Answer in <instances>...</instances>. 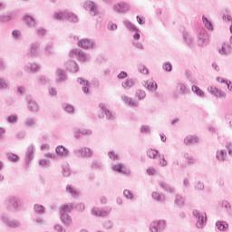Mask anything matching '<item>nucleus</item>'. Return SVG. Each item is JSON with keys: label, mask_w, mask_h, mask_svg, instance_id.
Segmentation results:
<instances>
[{"label": "nucleus", "mask_w": 232, "mask_h": 232, "mask_svg": "<svg viewBox=\"0 0 232 232\" xmlns=\"http://www.w3.org/2000/svg\"><path fill=\"white\" fill-rule=\"evenodd\" d=\"M60 219L62 220L63 224H64V226H70V224H72V217H70L68 213L64 212H60Z\"/></svg>", "instance_id": "c756f323"}, {"label": "nucleus", "mask_w": 232, "mask_h": 232, "mask_svg": "<svg viewBox=\"0 0 232 232\" xmlns=\"http://www.w3.org/2000/svg\"><path fill=\"white\" fill-rule=\"evenodd\" d=\"M92 213L94 217H108V211L106 208H94L92 209Z\"/></svg>", "instance_id": "412c9836"}, {"label": "nucleus", "mask_w": 232, "mask_h": 232, "mask_svg": "<svg viewBox=\"0 0 232 232\" xmlns=\"http://www.w3.org/2000/svg\"><path fill=\"white\" fill-rule=\"evenodd\" d=\"M174 202L182 208V206H184V198L180 194H177Z\"/></svg>", "instance_id": "49530a36"}, {"label": "nucleus", "mask_w": 232, "mask_h": 232, "mask_svg": "<svg viewBox=\"0 0 232 232\" xmlns=\"http://www.w3.org/2000/svg\"><path fill=\"white\" fill-rule=\"evenodd\" d=\"M232 36L230 37V44H223V45L221 46V49L218 50V53L220 55H229V53H231L232 52Z\"/></svg>", "instance_id": "f8f14e48"}, {"label": "nucleus", "mask_w": 232, "mask_h": 232, "mask_svg": "<svg viewBox=\"0 0 232 232\" xmlns=\"http://www.w3.org/2000/svg\"><path fill=\"white\" fill-rule=\"evenodd\" d=\"M34 209L38 215H43L44 213V207L43 205L35 204Z\"/></svg>", "instance_id": "de8ad7c7"}, {"label": "nucleus", "mask_w": 232, "mask_h": 232, "mask_svg": "<svg viewBox=\"0 0 232 232\" xmlns=\"http://www.w3.org/2000/svg\"><path fill=\"white\" fill-rule=\"evenodd\" d=\"M221 208L226 209V211L227 212L231 211V204H229V202L227 201H222Z\"/></svg>", "instance_id": "052dcab7"}, {"label": "nucleus", "mask_w": 232, "mask_h": 232, "mask_svg": "<svg viewBox=\"0 0 232 232\" xmlns=\"http://www.w3.org/2000/svg\"><path fill=\"white\" fill-rule=\"evenodd\" d=\"M44 52L46 57H53V55H55V49L53 48V44H46Z\"/></svg>", "instance_id": "5701e85b"}, {"label": "nucleus", "mask_w": 232, "mask_h": 232, "mask_svg": "<svg viewBox=\"0 0 232 232\" xmlns=\"http://www.w3.org/2000/svg\"><path fill=\"white\" fill-rule=\"evenodd\" d=\"M28 111H33L34 113H36V111H39V104L32 99L28 100Z\"/></svg>", "instance_id": "7c9ffc66"}, {"label": "nucleus", "mask_w": 232, "mask_h": 232, "mask_svg": "<svg viewBox=\"0 0 232 232\" xmlns=\"http://www.w3.org/2000/svg\"><path fill=\"white\" fill-rule=\"evenodd\" d=\"M151 198H153V200H156V202H164L166 200V196H162L158 192H152Z\"/></svg>", "instance_id": "58836bf2"}, {"label": "nucleus", "mask_w": 232, "mask_h": 232, "mask_svg": "<svg viewBox=\"0 0 232 232\" xmlns=\"http://www.w3.org/2000/svg\"><path fill=\"white\" fill-rule=\"evenodd\" d=\"M138 70L140 72V73H142L143 75H148V68H146V65H140L138 67Z\"/></svg>", "instance_id": "e2e57ef3"}, {"label": "nucleus", "mask_w": 232, "mask_h": 232, "mask_svg": "<svg viewBox=\"0 0 232 232\" xmlns=\"http://www.w3.org/2000/svg\"><path fill=\"white\" fill-rule=\"evenodd\" d=\"M55 151L56 155L63 157V159H68V157H70V150L63 145L57 146Z\"/></svg>", "instance_id": "ddd939ff"}, {"label": "nucleus", "mask_w": 232, "mask_h": 232, "mask_svg": "<svg viewBox=\"0 0 232 232\" xmlns=\"http://www.w3.org/2000/svg\"><path fill=\"white\" fill-rule=\"evenodd\" d=\"M6 68H7L6 62H5V59L0 57V72H5Z\"/></svg>", "instance_id": "0e129e2a"}, {"label": "nucleus", "mask_w": 232, "mask_h": 232, "mask_svg": "<svg viewBox=\"0 0 232 232\" xmlns=\"http://www.w3.org/2000/svg\"><path fill=\"white\" fill-rule=\"evenodd\" d=\"M63 108L65 111H67V113H73V111H75L72 104L64 103Z\"/></svg>", "instance_id": "603ef678"}, {"label": "nucleus", "mask_w": 232, "mask_h": 232, "mask_svg": "<svg viewBox=\"0 0 232 232\" xmlns=\"http://www.w3.org/2000/svg\"><path fill=\"white\" fill-rule=\"evenodd\" d=\"M35 150V147L34 145H30L27 148V150L25 152V162L26 164H30L32 160H34V151Z\"/></svg>", "instance_id": "6ab92c4d"}, {"label": "nucleus", "mask_w": 232, "mask_h": 232, "mask_svg": "<svg viewBox=\"0 0 232 232\" xmlns=\"http://www.w3.org/2000/svg\"><path fill=\"white\" fill-rule=\"evenodd\" d=\"M76 157H82V159H92L93 157V150L90 148H80L73 150Z\"/></svg>", "instance_id": "20e7f679"}, {"label": "nucleus", "mask_w": 232, "mask_h": 232, "mask_svg": "<svg viewBox=\"0 0 232 232\" xmlns=\"http://www.w3.org/2000/svg\"><path fill=\"white\" fill-rule=\"evenodd\" d=\"M111 169L113 171H117V173H121L122 175H127V176L130 175V170H128L126 169V167L124 166V164H122V163H119V164L112 166Z\"/></svg>", "instance_id": "4468645a"}, {"label": "nucleus", "mask_w": 232, "mask_h": 232, "mask_svg": "<svg viewBox=\"0 0 232 232\" xmlns=\"http://www.w3.org/2000/svg\"><path fill=\"white\" fill-rule=\"evenodd\" d=\"M54 19H57L58 21H64V19H65L64 12L55 13L54 14Z\"/></svg>", "instance_id": "680f3d73"}, {"label": "nucleus", "mask_w": 232, "mask_h": 232, "mask_svg": "<svg viewBox=\"0 0 232 232\" xmlns=\"http://www.w3.org/2000/svg\"><path fill=\"white\" fill-rule=\"evenodd\" d=\"M216 159L220 162H227V160H229V157H227V150H218L216 152Z\"/></svg>", "instance_id": "f3484780"}, {"label": "nucleus", "mask_w": 232, "mask_h": 232, "mask_svg": "<svg viewBox=\"0 0 232 232\" xmlns=\"http://www.w3.org/2000/svg\"><path fill=\"white\" fill-rule=\"evenodd\" d=\"M192 92H194V93L198 94V97H202V98L206 97V94L204 93V91H202L197 85L192 86Z\"/></svg>", "instance_id": "37998d69"}, {"label": "nucleus", "mask_w": 232, "mask_h": 232, "mask_svg": "<svg viewBox=\"0 0 232 232\" xmlns=\"http://www.w3.org/2000/svg\"><path fill=\"white\" fill-rule=\"evenodd\" d=\"M6 157L8 160H10V162H17L19 160V157L16 154L12 152L7 153Z\"/></svg>", "instance_id": "09e8293b"}, {"label": "nucleus", "mask_w": 232, "mask_h": 232, "mask_svg": "<svg viewBox=\"0 0 232 232\" xmlns=\"http://www.w3.org/2000/svg\"><path fill=\"white\" fill-rule=\"evenodd\" d=\"M216 227L218 231H226L227 229H229V224L226 221H217Z\"/></svg>", "instance_id": "f704fd0d"}, {"label": "nucleus", "mask_w": 232, "mask_h": 232, "mask_svg": "<svg viewBox=\"0 0 232 232\" xmlns=\"http://www.w3.org/2000/svg\"><path fill=\"white\" fill-rule=\"evenodd\" d=\"M75 208H77V206L73 203L65 204L61 207L60 213H72V211L75 209Z\"/></svg>", "instance_id": "a878e982"}, {"label": "nucleus", "mask_w": 232, "mask_h": 232, "mask_svg": "<svg viewBox=\"0 0 232 232\" xmlns=\"http://www.w3.org/2000/svg\"><path fill=\"white\" fill-rule=\"evenodd\" d=\"M24 21L29 28H35L37 23L35 22V18L30 15L24 16Z\"/></svg>", "instance_id": "cd10ccee"}, {"label": "nucleus", "mask_w": 232, "mask_h": 232, "mask_svg": "<svg viewBox=\"0 0 232 232\" xmlns=\"http://www.w3.org/2000/svg\"><path fill=\"white\" fill-rule=\"evenodd\" d=\"M140 133H151V129L148 125H142L140 128Z\"/></svg>", "instance_id": "338daca9"}, {"label": "nucleus", "mask_w": 232, "mask_h": 232, "mask_svg": "<svg viewBox=\"0 0 232 232\" xmlns=\"http://www.w3.org/2000/svg\"><path fill=\"white\" fill-rule=\"evenodd\" d=\"M23 124L24 128H34L37 125V121L35 118L28 116L24 120Z\"/></svg>", "instance_id": "b1692460"}, {"label": "nucleus", "mask_w": 232, "mask_h": 232, "mask_svg": "<svg viewBox=\"0 0 232 232\" xmlns=\"http://www.w3.org/2000/svg\"><path fill=\"white\" fill-rule=\"evenodd\" d=\"M123 24L128 28L130 32H139V29L133 24L131 22L128 20L123 21Z\"/></svg>", "instance_id": "ea45409f"}, {"label": "nucleus", "mask_w": 232, "mask_h": 232, "mask_svg": "<svg viewBox=\"0 0 232 232\" xmlns=\"http://www.w3.org/2000/svg\"><path fill=\"white\" fill-rule=\"evenodd\" d=\"M206 30H200L198 34V46H204V43H206V37H207Z\"/></svg>", "instance_id": "393cba45"}, {"label": "nucleus", "mask_w": 232, "mask_h": 232, "mask_svg": "<svg viewBox=\"0 0 232 232\" xmlns=\"http://www.w3.org/2000/svg\"><path fill=\"white\" fill-rule=\"evenodd\" d=\"M27 57L35 58L39 57V45L37 44H32L27 53Z\"/></svg>", "instance_id": "2eb2a0df"}, {"label": "nucleus", "mask_w": 232, "mask_h": 232, "mask_svg": "<svg viewBox=\"0 0 232 232\" xmlns=\"http://www.w3.org/2000/svg\"><path fill=\"white\" fill-rule=\"evenodd\" d=\"M7 121L10 124H17V116L16 115H10L7 117Z\"/></svg>", "instance_id": "13d9d810"}, {"label": "nucleus", "mask_w": 232, "mask_h": 232, "mask_svg": "<svg viewBox=\"0 0 232 232\" xmlns=\"http://www.w3.org/2000/svg\"><path fill=\"white\" fill-rule=\"evenodd\" d=\"M157 155H159V150L153 149L147 150V156L150 159H157Z\"/></svg>", "instance_id": "c03bdc74"}, {"label": "nucleus", "mask_w": 232, "mask_h": 232, "mask_svg": "<svg viewBox=\"0 0 232 232\" xmlns=\"http://www.w3.org/2000/svg\"><path fill=\"white\" fill-rule=\"evenodd\" d=\"M64 15L65 21H70L71 23H77L79 21V18H77V15L73 13L64 11Z\"/></svg>", "instance_id": "2f4dec72"}, {"label": "nucleus", "mask_w": 232, "mask_h": 232, "mask_svg": "<svg viewBox=\"0 0 232 232\" xmlns=\"http://www.w3.org/2000/svg\"><path fill=\"white\" fill-rule=\"evenodd\" d=\"M113 10H115L117 14H126L127 12H130V4H118L113 6Z\"/></svg>", "instance_id": "9d476101"}, {"label": "nucleus", "mask_w": 232, "mask_h": 232, "mask_svg": "<svg viewBox=\"0 0 232 232\" xmlns=\"http://www.w3.org/2000/svg\"><path fill=\"white\" fill-rule=\"evenodd\" d=\"M121 99H122L123 102L125 104H127V106H130L131 108L137 107V102H132L130 97L126 96V95H122Z\"/></svg>", "instance_id": "c9c22d12"}, {"label": "nucleus", "mask_w": 232, "mask_h": 232, "mask_svg": "<svg viewBox=\"0 0 232 232\" xmlns=\"http://www.w3.org/2000/svg\"><path fill=\"white\" fill-rule=\"evenodd\" d=\"M103 227L104 229H112L113 228V222L110 220H106L103 222Z\"/></svg>", "instance_id": "bf43d9fd"}, {"label": "nucleus", "mask_w": 232, "mask_h": 232, "mask_svg": "<svg viewBox=\"0 0 232 232\" xmlns=\"http://www.w3.org/2000/svg\"><path fill=\"white\" fill-rule=\"evenodd\" d=\"M185 144L190 146L191 144H197L198 142V137L197 136H187L184 139Z\"/></svg>", "instance_id": "72a5a7b5"}, {"label": "nucleus", "mask_w": 232, "mask_h": 232, "mask_svg": "<svg viewBox=\"0 0 232 232\" xmlns=\"http://www.w3.org/2000/svg\"><path fill=\"white\" fill-rule=\"evenodd\" d=\"M56 73H57L56 82H66V79H68V76L64 69L57 68Z\"/></svg>", "instance_id": "dca6fc26"}, {"label": "nucleus", "mask_w": 232, "mask_h": 232, "mask_svg": "<svg viewBox=\"0 0 232 232\" xmlns=\"http://www.w3.org/2000/svg\"><path fill=\"white\" fill-rule=\"evenodd\" d=\"M91 168L92 169H102V163H101V161L94 160L92 164H91Z\"/></svg>", "instance_id": "a18cd8bd"}, {"label": "nucleus", "mask_w": 232, "mask_h": 232, "mask_svg": "<svg viewBox=\"0 0 232 232\" xmlns=\"http://www.w3.org/2000/svg\"><path fill=\"white\" fill-rule=\"evenodd\" d=\"M149 227L150 232H163L164 229H166V221L165 220L152 221Z\"/></svg>", "instance_id": "39448f33"}, {"label": "nucleus", "mask_w": 232, "mask_h": 232, "mask_svg": "<svg viewBox=\"0 0 232 232\" xmlns=\"http://www.w3.org/2000/svg\"><path fill=\"white\" fill-rule=\"evenodd\" d=\"M5 204L8 211L17 213V211H21V209H23V204H21V200H19V198H17L15 196H9L5 198Z\"/></svg>", "instance_id": "f257e3e1"}, {"label": "nucleus", "mask_w": 232, "mask_h": 232, "mask_svg": "<svg viewBox=\"0 0 232 232\" xmlns=\"http://www.w3.org/2000/svg\"><path fill=\"white\" fill-rule=\"evenodd\" d=\"M136 97L139 99V101H143V99H146V92L140 89L137 90Z\"/></svg>", "instance_id": "3c124183"}, {"label": "nucleus", "mask_w": 232, "mask_h": 232, "mask_svg": "<svg viewBox=\"0 0 232 232\" xmlns=\"http://www.w3.org/2000/svg\"><path fill=\"white\" fill-rule=\"evenodd\" d=\"M121 86L124 90H131L135 86V81L133 78H128L121 82Z\"/></svg>", "instance_id": "bb28decb"}, {"label": "nucleus", "mask_w": 232, "mask_h": 232, "mask_svg": "<svg viewBox=\"0 0 232 232\" xmlns=\"http://www.w3.org/2000/svg\"><path fill=\"white\" fill-rule=\"evenodd\" d=\"M209 92L211 95H214V97H217V99H226V92L217 87H210Z\"/></svg>", "instance_id": "a211bd4d"}, {"label": "nucleus", "mask_w": 232, "mask_h": 232, "mask_svg": "<svg viewBox=\"0 0 232 232\" xmlns=\"http://www.w3.org/2000/svg\"><path fill=\"white\" fill-rule=\"evenodd\" d=\"M84 10H87L91 15H97V5L93 1L87 0L83 3Z\"/></svg>", "instance_id": "6e6552de"}, {"label": "nucleus", "mask_w": 232, "mask_h": 232, "mask_svg": "<svg viewBox=\"0 0 232 232\" xmlns=\"http://www.w3.org/2000/svg\"><path fill=\"white\" fill-rule=\"evenodd\" d=\"M160 188L163 189V191H166V193L173 194L175 193V187L166 183V182H160Z\"/></svg>", "instance_id": "c85d7f7f"}, {"label": "nucleus", "mask_w": 232, "mask_h": 232, "mask_svg": "<svg viewBox=\"0 0 232 232\" xmlns=\"http://www.w3.org/2000/svg\"><path fill=\"white\" fill-rule=\"evenodd\" d=\"M202 21L203 24H205V28L213 32V24L211 23V21H209V19H208V17L206 16L202 17Z\"/></svg>", "instance_id": "a19ab883"}, {"label": "nucleus", "mask_w": 232, "mask_h": 232, "mask_svg": "<svg viewBox=\"0 0 232 232\" xmlns=\"http://www.w3.org/2000/svg\"><path fill=\"white\" fill-rule=\"evenodd\" d=\"M183 39L189 46V48H195V44H193V36H191V34L185 33L183 34Z\"/></svg>", "instance_id": "473e14b6"}, {"label": "nucleus", "mask_w": 232, "mask_h": 232, "mask_svg": "<svg viewBox=\"0 0 232 232\" xmlns=\"http://www.w3.org/2000/svg\"><path fill=\"white\" fill-rule=\"evenodd\" d=\"M147 90L149 92H152V93H155L157 92V88H159V85H157V82H147Z\"/></svg>", "instance_id": "79ce46f5"}, {"label": "nucleus", "mask_w": 232, "mask_h": 232, "mask_svg": "<svg viewBox=\"0 0 232 232\" xmlns=\"http://www.w3.org/2000/svg\"><path fill=\"white\" fill-rule=\"evenodd\" d=\"M163 70L165 72H171V70H173V65H171V63L166 62L163 63Z\"/></svg>", "instance_id": "4d7b16f0"}, {"label": "nucleus", "mask_w": 232, "mask_h": 232, "mask_svg": "<svg viewBox=\"0 0 232 232\" xmlns=\"http://www.w3.org/2000/svg\"><path fill=\"white\" fill-rule=\"evenodd\" d=\"M192 215L197 219L196 227L198 229H202L208 222V216L206 213L195 209L193 210Z\"/></svg>", "instance_id": "f03ea898"}, {"label": "nucleus", "mask_w": 232, "mask_h": 232, "mask_svg": "<svg viewBox=\"0 0 232 232\" xmlns=\"http://www.w3.org/2000/svg\"><path fill=\"white\" fill-rule=\"evenodd\" d=\"M65 68L72 73H77L79 72V64L73 60H69L65 63Z\"/></svg>", "instance_id": "9b49d317"}, {"label": "nucleus", "mask_w": 232, "mask_h": 232, "mask_svg": "<svg viewBox=\"0 0 232 232\" xmlns=\"http://www.w3.org/2000/svg\"><path fill=\"white\" fill-rule=\"evenodd\" d=\"M66 191H67V193H70V195H72V197H77V195H79V191L75 190L73 188V187H72V185H68L66 187Z\"/></svg>", "instance_id": "8fccbe9b"}, {"label": "nucleus", "mask_w": 232, "mask_h": 232, "mask_svg": "<svg viewBox=\"0 0 232 232\" xmlns=\"http://www.w3.org/2000/svg\"><path fill=\"white\" fill-rule=\"evenodd\" d=\"M108 155L111 160H119V155L115 151H109Z\"/></svg>", "instance_id": "69168bd1"}, {"label": "nucleus", "mask_w": 232, "mask_h": 232, "mask_svg": "<svg viewBox=\"0 0 232 232\" xmlns=\"http://www.w3.org/2000/svg\"><path fill=\"white\" fill-rule=\"evenodd\" d=\"M78 46L83 50H93V48H95V41L88 38H82L78 41Z\"/></svg>", "instance_id": "423d86ee"}, {"label": "nucleus", "mask_w": 232, "mask_h": 232, "mask_svg": "<svg viewBox=\"0 0 232 232\" xmlns=\"http://www.w3.org/2000/svg\"><path fill=\"white\" fill-rule=\"evenodd\" d=\"M177 90L179 91L180 95H188V93H189V89H188L184 83H178Z\"/></svg>", "instance_id": "e433bc0d"}, {"label": "nucleus", "mask_w": 232, "mask_h": 232, "mask_svg": "<svg viewBox=\"0 0 232 232\" xmlns=\"http://www.w3.org/2000/svg\"><path fill=\"white\" fill-rule=\"evenodd\" d=\"M36 34L38 35V37H44V35H46V29L39 27L38 29H36Z\"/></svg>", "instance_id": "5fc2aeb1"}, {"label": "nucleus", "mask_w": 232, "mask_h": 232, "mask_svg": "<svg viewBox=\"0 0 232 232\" xmlns=\"http://www.w3.org/2000/svg\"><path fill=\"white\" fill-rule=\"evenodd\" d=\"M10 88V85L6 82V79L0 77V92H6Z\"/></svg>", "instance_id": "4c0bfd02"}, {"label": "nucleus", "mask_w": 232, "mask_h": 232, "mask_svg": "<svg viewBox=\"0 0 232 232\" xmlns=\"http://www.w3.org/2000/svg\"><path fill=\"white\" fill-rule=\"evenodd\" d=\"M99 108L102 113H104L107 121H115V114L106 108V104L100 103Z\"/></svg>", "instance_id": "1a4fd4ad"}, {"label": "nucleus", "mask_w": 232, "mask_h": 232, "mask_svg": "<svg viewBox=\"0 0 232 232\" xmlns=\"http://www.w3.org/2000/svg\"><path fill=\"white\" fill-rule=\"evenodd\" d=\"M2 221L4 222V224H6L8 227H13V228H17V227H21V221L17 220L15 218H6L5 216H2L1 218Z\"/></svg>", "instance_id": "0eeeda50"}, {"label": "nucleus", "mask_w": 232, "mask_h": 232, "mask_svg": "<svg viewBox=\"0 0 232 232\" xmlns=\"http://www.w3.org/2000/svg\"><path fill=\"white\" fill-rule=\"evenodd\" d=\"M24 72L27 73H37L39 72V64L34 63H27L24 66Z\"/></svg>", "instance_id": "4be33fe9"}, {"label": "nucleus", "mask_w": 232, "mask_h": 232, "mask_svg": "<svg viewBox=\"0 0 232 232\" xmlns=\"http://www.w3.org/2000/svg\"><path fill=\"white\" fill-rule=\"evenodd\" d=\"M227 153H228V156L229 157H232V142H227L225 146Z\"/></svg>", "instance_id": "774afa93"}, {"label": "nucleus", "mask_w": 232, "mask_h": 232, "mask_svg": "<svg viewBox=\"0 0 232 232\" xmlns=\"http://www.w3.org/2000/svg\"><path fill=\"white\" fill-rule=\"evenodd\" d=\"M77 82L81 84L82 90L85 95H90V89L88 88L90 86V82L82 78H78Z\"/></svg>", "instance_id": "aec40b11"}, {"label": "nucleus", "mask_w": 232, "mask_h": 232, "mask_svg": "<svg viewBox=\"0 0 232 232\" xmlns=\"http://www.w3.org/2000/svg\"><path fill=\"white\" fill-rule=\"evenodd\" d=\"M123 197L128 200H133V194L129 189L123 191Z\"/></svg>", "instance_id": "6e6d98bb"}, {"label": "nucleus", "mask_w": 232, "mask_h": 232, "mask_svg": "<svg viewBox=\"0 0 232 232\" xmlns=\"http://www.w3.org/2000/svg\"><path fill=\"white\" fill-rule=\"evenodd\" d=\"M39 86H44V84H46V82H48V78L45 76H40L38 77V81H37Z\"/></svg>", "instance_id": "864d4df0"}, {"label": "nucleus", "mask_w": 232, "mask_h": 232, "mask_svg": "<svg viewBox=\"0 0 232 232\" xmlns=\"http://www.w3.org/2000/svg\"><path fill=\"white\" fill-rule=\"evenodd\" d=\"M69 57H76L81 63H86V61H90L91 59L90 54L84 53V51L81 49L72 50L69 53Z\"/></svg>", "instance_id": "7ed1b4c3"}]
</instances>
